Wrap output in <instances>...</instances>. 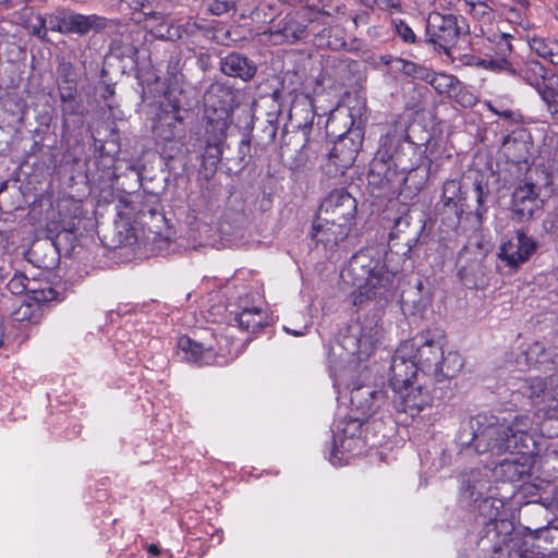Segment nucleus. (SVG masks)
I'll return each instance as SVG.
<instances>
[{
  "instance_id": "nucleus-2",
  "label": "nucleus",
  "mask_w": 558,
  "mask_h": 558,
  "mask_svg": "<svg viewBox=\"0 0 558 558\" xmlns=\"http://www.w3.org/2000/svg\"><path fill=\"white\" fill-rule=\"evenodd\" d=\"M347 275L356 291L352 293L353 305L363 306L368 301L387 303L397 290L398 271L389 269L379 257L369 251H360L349 262Z\"/></svg>"
},
{
  "instance_id": "nucleus-6",
  "label": "nucleus",
  "mask_w": 558,
  "mask_h": 558,
  "mask_svg": "<svg viewBox=\"0 0 558 558\" xmlns=\"http://www.w3.org/2000/svg\"><path fill=\"white\" fill-rule=\"evenodd\" d=\"M477 509L484 525L478 547L483 551L498 554L511 541L514 525L508 519L504 502L499 499H484Z\"/></svg>"
},
{
  "instance_id": "nucleus-58",
  "label": "nucleus",
  "mask_w": 558,
  "mask_h": 558,
  "mask_svg": "<svg viewBox=\"0 0 558 558\" xmlns=\"http://www.w3.org/2000/svg\"><path fill=\"white\" fill-rule=\"evenodd\" d=\"M158 211L155 208H150L147 211L146 210H140L138 213V219L144 220L146 216L155 217L158 216Z\"/></svg>"
},
{
  "instance_id": "nucleus-59",
  "label": "nucleus",
  "mask_w": 558,
  "mask_h": 558,
  "mask_svg": "<svg viewBox=\"0 0 558 558\" xmlns=\"http://www.w3.org/2000/svg\"><path fill=\"white\" fill-rule=\"evenodd\" d=\"M450 462H451V456L444 450L440 454V464L442 466H445V465H449Z\"/></svg>"
},
{
  "instance_id": "nucleus-14",
  "label": "nucleus",
  "mask_w": 558,
  "mask_h": 558,
  "mask_svg": "<svg viewBox=\"0 0 558 558\" xmlns=\"http://www.w3.org/2000/svg\"><path fill=\"white\" fill-rule=\"evenodd\" d=\"M413 351L414 343H402L392 356L389 383L393 390L412 386V380L420 369L412 357Z\"/></svg>"
},
{
  "instance_id": "nucleus-41",
  "label": "nucleus",
  "mask_w": 558,
  "mask_h": 558,
  "mask_svg": "<svg viewBox=\"0 0 558 558\" xmlns=\"http://www.w3.org/2000/svg\"><path fill=\"white\" fill-rule=\"evenodd\" d=\"M551 120L558 123V84H547L537 90Z\"/></svg>"
},
{
  "instance_id": "nucleus-63",
  "label": "nucleus",
  "mask_w": 558,
  "mask_h": 558,
  "mask_svg": "<svg viewBox=\"0 0 558 558\" xmlns=\"http://www.w3.org/2000/svg\"><path fill=\"white\" fill-rule=\"evenodd\" d=\"M361 2L367 8L376 7V0H361Z\"/></svg>"
},
{
  "instance_id": "nucleus-45",
  "label": "nucleus",
  "mask_w": 558,
  "mask_h": 558,
  "mask_svg": "<svg viewBox=\"0 0 558 558\" xmlns=\"http://www.w3.org/2000/svg\"><path fill=\"white\" fill-rule=\"evenodd\" d=\"M120 12L135 15L144 12V10L151 7V2L149 0H113Z\"/></svg>"
},
{
  "instance_id": "nucleus-17",
  "label": "nucleus",
  "mask_w": 558,
  "mask_h": 558,
  "mask_svg": "<svg viewBox=\"0 0 558 558\" xmlns=\"http://www.w3.org/2000/svg\"><path fill=\"white\" fill-rule=\"evenodd\" d=\"M362 146V137L356 132H348L339 136L328 155V161L337 171L344 173L350 168Z\"/></svg>"
},
{
  "instance_id": "nucleus-24",
  "label": "nucleus",
  "mask_w": 558,
  "mask_h": 558,
  "mask_svg": "<svg viewBox=\"0 0 558 558\" xmlns=\"http://www.w3.org/2000/svg\"><path fill=\"white\" fill-rule=\"evenodd\" d=\"M532 148L531 137L524 131H519L504 138L500 150L508 162L525 167L532 156Z\"/></svg>"
},
{
  "instance_id": "nucleus-18",
  "label": "nucleus",
  "mask_w": 558,
  "mask_h": 558,
  "mask_svg": "<svg viewBox=\"0 0 558 558\" xmlns=\"http://www.w3.org/2000/svg\"><path fill=\"white\" fill-rule=\"evenodd\" d=\"M543 207L538 191L520 182L512 192L511 215L512 219L520 222L529 221Z\"/></svg>"
},
{
  "instance_id": "nucleus-16",
  "label": "nucleus",
  "mask_w": 558,
  "mask_h": 558,
  "mask_svg": "<svg viewBox=\"0 0 558 558\" xmlns=\"http://www.w3.org/2000/svg\"><path fill=\"white\" fill-rule=\"evenodd\" d=\"M156 138L163 143L180 142L185 136L184 117L177 105L161 108L154 124Z\"/></svg>"
},
{
  "instance_id": "nucleus-8",
  "label": "nucleus",
  "mask_w": 558,
  "mask_h": 558,
  "mask_svg": "<svg viewBox=\"0 0 558 558\" xmlns=\"http://www.w3.org/2000/svg\"><path fill=\"white\" fill-rule=\"evenodd\" d=\"M41 27L46 31L58 32L61 34H74L85 36L93 32L95 34L113 33L120 26L118 19H107L97 14H81L72 10H57L47 15V19L40 20Z\"/></svg>"
},
{
  "instance_id": "nucleus-35",
  "label": "nucleus",
  "mask_w": 558,
  "mask_h": 558,
  "mask_svg": "<svg viewBox=\"0 0 558 558\" xmlns=\"http://www.w3.org/2000/svg\"><path fill=\"white\" fill-rule=\"evenodd\" d=\"M462 367L463 359L458 352L449 351L445 353L442 351L439 364L435 366L432 374L437 381H441L444 379L456 377Z\"/></svg>"
},
{
  "instance_id": "nucleus-23",
  "label": "nucleus",
  "mask_w": 558,
  "mask_h": 558,
  "mask_svg": "<svg viewBox=\"0 0 558 558\" xmlns=\"http://www.w3.org/2000/svg\"><path fill=\"white\" fill-rule=\"evenodd\" d=\"M424 228L425 221L423 219H414L407 213L395 220L393 227L389 233V242L401 240L407 247L404 254H408L418 243Z\"/></svg>"
},
{
  "instance_id": "nucleus-4",
  "label": "nucleus",
  "mask_w": 558,
  "mask_h": 558,
  "mask_svg": "<svg viewBox=\"0 0 558 558\" xmlns=\"http://www.w3.org/2000/svg\"><path fill=\"white\" fill-rule=\"evenodd\" d=\"M418 146L412 142L404 125L395 123L380 137L379 147L371 162L368 181L381 187L389 185L397 169L402 172L417 167Z\"/></svg>"
},
{
  "instance_id": "nucleus-56",
  "label": "nucleus",
  "mask_w": 558,
  "mask_h": 558,
  "mask_svg": "<svg viewBox=\"0 0 558 558\" xmlns=\"http://www.w3.org/2000/svg\"><path fill=\"white\" fill-rule=\"evenodd\" d=\"M9 274V263L3 255H0V281L4 280Z\"/></svg>"
},
{
  "instance_id": "nucleus-3",
  "label": "nucleus",
  "mask_w": 558,
  "mask_h": 558,
  "mask_svg": "<svg viewBox=\"0 0 558 558\" xmlns=\"http://www.w3.org/2000/svg\"><path fill=\"white\" fill-rule=\"evenodd\" d=\"M357 214L356 199L344 189H335L320 202L312 238L325 250L335 251L350 234Z\"/></svg>"
},
{
  "instance_id": "nucleus-48",
  "label": "nucleus",
  "mask_w": 558,
  "mask_h": 558,
  "mask_svg": "<svg viewBox=\"0 0 558 558\" xmlns=\"http://www.w3.org/2000/svg\"><path fill=\"white\" fill-rule=\"evenodd\" d=\"M32 299L37 303H46L57 299L58 292L50 286L31 289Z\"/></svg>"
},
{
  "instance_id": "nucleus-7",
  "label": "nucleus",
  "mask_w": 558,
  "mask_h": 558,
  "mask_svg": "<svg viewBox=\"0 0 558 558\" xmlns=\"http://www.w3.org/2000/svg\"><path fill=\"white\" fill-rule=\"evenodd\" d=\"M520 390L541 420L542 433L549 438L558 436V383L534 377L526 379Z\"/></svg>"
},
{
  "instance_id": "nucleus-22",
  "label": "nucleus",
  "mask_w": 558,
  "mask_h": 558,
  "mask_svg": "<svg viewBox=\"0 0 558 558\" xmlns=\"http://www.w3.org/2000/svg\"><path fill=\"white\" fill-rule=\"evenodd\" d=\"M530 451L517 452L514 458H506L493 470L492 475L496 481L515 483L530 476L532 470V458Z\"/></svg>"
},
{
  "instance_id": "nucleus-12",
  "label": "nucleus",
  "mask_w": 558,
  "mask_h": 558,
  "mask_svg": "<svg viewBox=\"0 0 558 558\" xmlns=\"http://www.w3.org/2000/svg\"><path fill=\"white\" fill-rule=\"evenodd\" d=\"M492 44L493 54L480 58L476 65L494 72H504L509 75L517 74V65L512 60V36L507 33L486 34Z\"/></svg>"
},
{
  "instance_id": "nucleus-46",
  "label": "nucleus",
  "mask_w": 558,
  "mask_h": 558,
  "mask_svg": "<svg viewBox=\"0 0 558 558\" xmlns=\"http://www.w3.org/2000/svg\"><path fill=\"white\" fill-rule=\"evenodd\" d=\"M427 82L440 94H449L451 89L456 88L457 80L452 75L436 74L432 71V76Z\"/></svg>"
},
{
  "instance_id": "nucleus-38",
  "label": "nucleus",
  "mask_w": 558,
  "mask_h": 558,
  "mask_svg": "<svg viewBox=\"0 0 558 558\" xmlns=\"http://www.w3.org/2000/svg\"><path fill=\"white\" fill-rule=\"evenodd\" d=\"M529 46L537 56L558 65V40L551 37L532 36L529 38Z\"/></svg>"
},
{
  "instance_id": "nucleus-10",
  "label": "nucleus",
  "mask_w": 558,
  "mask_h": 558,
  "mask_svg": "<svg viewBox=\"0 0 558 558\" xmlns=\"http://www.w3.org/2000/svg\"><path fill=\"white\" fill-rule=\"evenodd\" d=\"M462 32L458 16L433 12L428 15L424 41L432 45L435 50L449 52Z\"/></svg>"
},
{
  "instance_id": "nucleus-42",
  "label": "nucleus",
  "mask_w": 558,
  "mask_h": 558,
  "mask_svg": "<svg viewBox=\"0 0 558 558\" xmlns=\"http://www.w3.org/2000/svg\"><path fill=\"white\" fill-rule=\"evenodd\" d=\"M278 131V118L274 114H269L263 128L256 135V145L262 149L269 146L276 138Z\"/></svg>"
},
{
  "instance_id": "nucleus-50",
  "label": "nucleus",
  "mask_w": 558,
  "mask_h": 558,
  "mask_svg": "<svg viewBox=\"0 0 558 558\" xmlns=\"http://www.w3.org/2000/svg\"><path fill=\"white\" fill-rule=\"evenodd\" d=\"M124 233L122 231H119L118 232V240L114 241L116 244L114 246H131L133 244H135L136 242V236L134 234V231L133 229L124 226Z\"/></svg>"
},
{
  "instance_id": "nucleus-55",
  "label": "nucleus",
  "mask_w": 558,
  "mask_h": 558,
  "mask_svg": "<svg viewBox=\"0 0 558 558\" xmlns=\"http://www.w3.org/2000/svg\"><path fill=\"white\" fill-rule=\"evenodd\" d=\"M487 197L488 196H476V208H475V216L477 218L478 221H482L484 215L486 214L487 211V206H486V201H487Z\"/></svg>"
},
{
  "instance_id": "nucleus-52",
  "label": "nucleus",
  "mask_w": 558,
  "mask_h": 558,
  "mask_svg": "<svg viewBox=\"0 0 558 558\" xmlns=\"http://www.w3.org/2000/svg\"><path fill=\"white\" fill-rule=\"evenodd\" d=\"M250 150H251V138H244L241 141L239 146V155H240V161L247 165L248 159L246 157H250Z\"/></svg>"
},
{
  "instance_id": "nucleus-57",
  "label": "nucleus",
  "mask_w": 558,
  "mask_h": 558,
  "mask_svg": "<svg viewBox=\"0 0 558 558\" xmlns=\"http://www.w3.org/2000/svg\"><path fill=\"white\" fill-rule=\"evenodd\" d=\"M43 16L38 17V25H33V33L39 36L40 38H45L47 36V32L45 33V28L40 25V20H43Z\"/></svg>"
},
{
  "instance_id": "nucleus-37",
  "label": "nucleus",
  "mask_w": 558,
  "mask_h": 558,
  "mask_svg": "<svg viewBox=\"0 0 558 558\" xmlns=\"http://www.w3.org/2000/svg\"><path fill=\"white\" fill-rule=\"evenodd\" d=\"M225 138L226 134L222 130L206 138L205 151L203 154L204 168H207V166L214 170L217 168L222 157V144Z\"/></svg>"
},
{
  "instance_id": "nucleus-51",
  "label": "nucleus",
  "mask_w": 558,
  "mask_h": 558,
  "mask_svg": "<svg viewBox=\"0 0 558 558\" xmlns=\"http://www.w3.org/2000/svg\"><path fill=\"white\" fill-rule=\"evenodd\" d=\"M376 8L383 11L400 12L401 2L399 0H376Z\"/></svg>"
},
{
  "instance_id": "nucleus-1",
  "label": "nucleus",
  "mask_w": 558,
  "mask_h": 558,
  "mask_svg": "<svg viewBox=\"0 0 558 558\" xmlns=\"http://www.w3.org/2000/svg\"><path fill=\"white\" fill-rule=\"evenodd\" d=\"M533 421L529 415H517L511 422L489 413L470 418L459 434L461 450L472 449L477 454L501 456L506 452L530 451L535 441L531 434Z\"/></svg>"
},
{
  "instance_id": "nucleus-31",
  "label": "nucleus",
  "mask_w": 558,
  "mask_h": 558,
  "mask_svg": "<svg viewBox=\"0 0 558 558\" xmlns=\"http://www.w3.org/2000/svg\"><path fill=\"white\" fill-rule=\"evenodd\" d=\"M178 347L182 353V357L189 362L206 365L215 361L216 356L211 348H204L202 343L189 337H181L178 341Z\"/></svg>"
},
{
  "instance_id": "nucleus-20",
  "label": "nucleus",
  "mask_w": 558,
  "mask_h": 558,
  "mask_svg": "<svg viewBox=\"0 0 558 558\" xmlns=\"http://www.w3.org/2000/svg\"><path fill=\"white\" fill-rule=\"evenodd\" d=\"M405 343H414L412 357L422 372L432 374L435 366L439 364L442 355L441 343L429 338L428 332H422L420 336Z\"/></svg>"
},
{
  "instance_id": "nucleus-43",
  "label": "nucleus",
  "mask_w": 558,
  "mask_h": 558,
  "mask_svg": "<svg viewBox=\"0 0 558 558\" xmlns=\"http://www.w3.org/2000/svg\"><path fill=\"white\" fill-rule=\"evenodd\" d=\"M531 8H522L520 5L504 4L502 14L511 24H517L522 27H529L530 21L527 19Z\"/></svg>"
},
{
  "instance_id": "nucleus-5",
  "label": "nucleus",
  "mask_w": 558,
  "mask_h": 558,
  "mask_svg": "<svg viewBox=\"0 0 558 558\" xmlns=\"http://www.w3.org/2000/svg\"><path fill=\"white\" fill-rule=\"evenodd\" d=\"M329 14L310 7L291 10L283 16L270 20V26L263 32L275 45H294L305 41L311 35L326 29Z\"/></svg>"
},
{
  "instance_id": "nucleus-11",
  "label": "nucleus",
  "mask_w": 558,
  "mask_h": 558,
  "mask_svg": "<svg viewBox=\"0 0 558 558\" xmlns=\"http://www.w3.org/2000/svg\"><path fill=\"white\" fill-rule=\"evenodd\" d=\"M537 247L538 242L533 236L527 235L523 229H518L500 244L497 253L498 267H507L509 271H514L531 258Z\"/></svg>"
},
{
  "instance_id": "nucleus-26",
  "label": "nucleus",
  "mask_w": 558,
  "mask_h": 558,
  "mask_svg": "<svg viewBox=\"0 0 558 558\" xmlns=\"http://www.w3.org/2000/svg\"><path fill=\"white\" fill-rule=\"evenodd\" d=\"M466 202V191L461 181L456 179L446 180L442 185L441 205L445 213L452 214L454 219L452 225L460 222L464 213Z\"/></svg>"
},
{
  "instance_id": "nucleus-15",
  "label": "nucleus",
  "mask_w": 558,
  "mask_h": 558,
  "mask_svg": "<svg viewBox=\"0 0 558 558\" xmlns=\"http://www.w3.org/2000/svg\"><path fill=\"white\" fill-rule=\"evenodd\" d=\"M351 414L368 421L381 408L389 405L386 392L368 386H360L351 391Z\"/></svg>"
},
{
  "instance_id": "nucleus-29",
  "label": "nucleus",
  "mask_w": 558,
  "mask_h": 558,
  "mask_svg": "<svg viewBox=\"0 0 558 558\" xmlns=\"http://www.w3.org/2000/svg\"><path fill=\"white\" fill-rule=\"evenodd\" d=\"M432 302L429 289L425 287L422 280H417L414 286L401 292V305L403 311L411 314L425 311Z\"/></svg>"
},
{
  "instance_id": "nucleus-34",
  "label": "nucleus",
  "mask_w": 558,
  "mask_h": 558,
  "mask_svg": "<svg viewBox=\"0 0 558 558\" xmlns=\"http://www.w3.org/2000/svg\"><path fill=\"white\" fill-rule=\"evenodd\" d=\"M60 99V110L62 118V130L68 131L70 129V118L71 117H80L81 119L85 114V109L83 106V100L78 94L69 93L59 95Z\"/></svg>"
},
{
  "instance_id": "nucleus-28",
  "label": "nucleus",
  "mask_w": 558,
  "mask_h": 558,
  "mask_svg": "<svg viewBox=\"0 0 558 558\" xmlns=\"http://www.w3.org/2000/svg\"><path fill=\"white\" fill-rule=\"evenodd\" d=\"M220 70L225 75L250 82L257 72L256 63L240 52H230L220 60Z\"/></svg>"
},
{
  "instance_id": "nucleus-32",
  "label": "nucleus",
  "mask_w": 558,
  "mask_h": 558,
  "mask_svg": "<svg viewBox=\"0 0 558 558\" xmlns=\"http://www.w3.org/2000/svg\"><path fill=\"white\" fill-rule=\"evenodd\" d=\"M525 177L522 181L523 184L533 187L534 191H541L554 182V169L550 165L534 163L533 166H525Z\"/></svg>"
},
{
  "instance_id": "nucleus-40",
  "label": "nucleus",
  "mask_w": 558,
  "mask_h": 558,
  "mask_svg": "<svg viewBox=\"0 0 558 558\" xmlns=\"http://www.w3.org/2000/svg\"><path fill=\"white\" fill-rule=\"evenodd\" d=\"M393 61L396 63L397 70L409 77L414 80L428 81L432 76V71L424 65L402 58H395Z\"/></svg>"
},
{
  "instance_id": "nucleus-36",
  "label": "nucleus",
  "mask_w": 558,
  "mask_h": 558,
  "mask_svg": "<svg viewBox=\"0 0 558 558\" xmlns=\"http://www.w3.org/2000/svg\"><path fill=\"white\" fill-rule=\"evenodd\" d=\"M56 83L59 95L78 92L77 73L70 61L65 59L59 61L56 70Z\"/></svg>"
},
{
  "instance_id": "nucleus-54",
  "label": "nucleus",
  "mask_w": 558,
  "mask_h": 558,
  "mask_svg": "<svg viewBox=\"0 0 558 558\" xmlns=\"http://www.w3.org/2000/svg\"><path fill=\"white\" fill-rule=\"evenodd\" d=\"M474 193H475V196H488L489 195V189H488V184L487 183H484V178L483 175H480L475 179L474 181Z\"/></svg>"
},
{
  "instance_id": "nucleus-13",
  "label": "nucleus",
  "mask_w": 558,
  "mask_h": 558,
  "mask_svg": "<svg viewBox=\"0 0 558 558\" xmlns=\"http://www.w3.org/2000/svg\"><path fill=\"white\" fill-rule=\"evenodd\" d=\"M349 332L344 338V347L361 359L369 355L375 348L381 335V326L375 315L366 316L362 322L350 326Z\"/></svg>"
},
{
  "instance_id": "nucleus-39",
  "label": "nucleus",
  "mask_w": 558,
  "mask_h": 558,
  "mask_svg": "<svg viewBox=\"0 0 558 558\" xmlns=\"http://www.w3.org/2000/svg\"><path fill=\"white\" fill-rule=\"evenodd\" d=\"M469 13L480 23L483 35L492 32L490 26L496 19V12L487 1L472 3V9H469Z\"/></svg>"
},
{
  "instance_id": "nucleus-44",
  "label": "nucleus",
  "mask_w": 558,
  "mask_h": 558,
  "mask_svg": "<svg viewBox=\"0 0 558 558\" xmlns=\"http://www.w3.org/2000/svg\"><path fill=\"white\" fill-rule=\"evenodd\" d=\"M141 15L143 16V20L146 22H148V21L155 22L154 28L151 29V33L154 34V36L163 38V37H166V35H168L170 33L168 27L166 29V33L162 32V28L165 26H168L167 15L163 14L162 12L154 11V10H151V7H150L146 10H144V12H142Z\"/></svg>"
},
{
  "instance_id": "nucleus-61",
  "label": "nucleus",
  "mask_w": 558,
  "mask_h": 558,
  "mask_svg": "<svg viewBox=\"0 0 558 558\" xmlns=\"http://www.w3.org/2000/svg\"><path fill=\"white\" fill-rule=\"evenodd\" d=\"M470 272H471V270H469L465 266H461L458 271V274L462 280L466 279L468 276L470 275Z\"/></svg>"
},
{
  "instance_id": "nucleus-53",
  "label": "nucleus",
  "mask_w": 558,
  "mask_h": 558,
  "mask_svg": "<svg viewBox=\"0 0 558 558\" xmlns=\"http://www.w3.org/2000/svg\"><path fill=\"white\" fill-rule=\"evenodd\" d=\"M32 306L29 304H22L14 313V319L17 322L28 320L31 318Z\"/></svg>"
},
{
  "instance_id": "nucleus-25",
  "label": "nucleus",
  "mask_w": 558,
  "mask_h": 558,
  "mask_svg": "<svg viewBox=\"0 0 558 558\" xmlns=\"http://www.w3.org/2000/svg\"><path fill=\"white\" fill-rule=\"evenodd\" d=\"M203 4L206 12L214 16H220L229 12L239 13L241 17L259 16L257 0H205Z\"/></svg>"
},
{
  "instance_id": "nucleus-60",
  "label": "nucleus",
  "mask_w": 558,
  "mask_h": 558,
  "mask_svg": "<svg viewBox=\"0 0 558 558\" xmlns=\"http://www.w3.org/2000/svg\"><path fill=\"white\" fill-rule=\"evenodd\" d=\"M147 551L151 555V556H158L160 555V548L158 545L156 544H150L147 546Z\"/></svg>"
},
{
  "instance_id": "nucleus-27",
  "label": "nucleus",
  "mask_w": 558,
  "mask_h": 558,
  "mask_svg": "<svg viewBox=\"0 0 558 558\" xmlns=\"http://www.w3.org/2000/svg\"><path fill=\"white\" fill-rule=\"evenodd\" d=\"M517 74L526 84L536 89L543 88L545 85L558 84V75L547 69L537 60H526L523 64L515 63Z\"/></svg>"
},
{
  "instance_id": "nucleus-9",
  "label": "nucleus",
  "mask_w": 558,
  "mask_h": 558,
  "mask_svg": "<svg viewBox=\"0 0 558 558\" xmlns=\"http://www.w3.org/2000/svg\"><path fill=\"white\" fill-rule=\"evenodd\" d=\"M366 421L353 414L338 421L332 429V445L329 461L336 466L347 464L360 456L366 447L363 424Z\"/></svg>"
},
{
  "instance_id": "nucleus-64",
  "label": "nucleus",
  "mask_w": 558,
  "mask_h": 558,
  "mask_svg": "<svg viewBox=\"0 0 558 558\" xmlns=\"http://www.w3.org/2000/svg\"><path fill=\"white\" fill-rule=\"evenodd\" d=\"M554 15H555V19L558 21V3L555 4V7H554Z\"/></svg>"
},
{
  "instance_id": "nucleus-19",
  "label": "nucleus",
  "mask_w": 558,
  "mask_h": 558,
  "mask_svg": "<svg viewBox=\"0 0 558 558\" xmlns=\"http://www.w3.org/2000/svg\"><path fill=\"white\" fill-rule=\"evenodd\" d=\"M490 473L492 470L486 468L472 469L461 474V496L469 502H478L484 499H490L486 497L490 489Z\"/></svg>"
},
{
  "instance_id": "nucleus-47",
  "label": "nucleus",
  "mask_w": 558,
  "mask_h": 558,
  "mask_svg": "<svg viewBox=\"0 0 558 558\" xmlns=\"http://www.w3.org/2000/svg\"><path fill=\"white\" fill-rule=\"evenodd\" d=\"M28 283L29 280L24 274L15 272L9 280L7 288L12 294L20 295L31 290L28 289Z\"/></svg>"
},
{
  "instance_id": "nucleus-49",
  "label": "nucleus",
  "mask_w": 558,
  "mask_h": 558,
  "mask_svg": "<svg viewBox=\"0 0 558 558\" xmlns=\"http://www.w3.org/2000/svg\"><path fill=\"white\" fill-rule=\"evenodd\" d=\"M396 25V32L399 35V37L405 43V44H416L417 37L412 29L404 21L400 20L395 23Z\"/></svg>"
},
{
  "instance_id": "nucleus-62",
  "label": "nucleus",
  "mask_w": 558,
  "mask_h": 558,
  "mask_svg": "<svg viewBox=\"0 0 558 558\" xmlns=\"http://www.w3.org/2000/svg\"><path fill=\"white\" fill-rule=\"evenodd\" d=\"M515 5H520L522 8H531V2L530 0H512Z\"/></svg>"
},
{
  "instance_id": "nucleus-30",
  "label": "nucleus",
  "mask_w": 558,
  "mask_h": 558,
  "mask_svg": "<svg viewBox=\"0 0 558 558\" xmlns=\"http://www.w3.org/2000/svg\"><path fill=\"white\" fill-rule=\"evenodd\" d=\"M234 320L242 330L250 333H257L269 324V315L262 307L244 306L235 314Z\"/></svg>"
},
{
  "instance_id": "nucleus-33",
  "label": "nucleus",
  "mask_w": 558,
  "mask_h": 558,
  "mask_svg": "<svg viewBox=\"0 0 558 558\" xmlns=\"http://www.w3.org/2000/svg\"><path fill=\"white\" fill-rule=\"evenodd\" d=\"M526 513H535L542 517L539 522H535L532 525L525 526V530L532 535L534 538H558V527H549V520L547 518V509L538 504H529L526 509Z\"/></svg>"
},
{
  "instance_id": "nucleus-21",
  "label": "nucleus",
  "mask_w": 558,
  "mask_h": 558,
  "mask_svg": "<svg viewBox=\"0 0 558 558\" xmlns=\"http://www.w3.org/2000/svg\"><path fill=\"white\" fill-rule=\"evenodd\" d=\"M392 405L398 414H404L411 418L418 415L424 408L429 405L430 398L421 387L408 386L400 390H393Z\"/></svg>"
}]
</instances>
